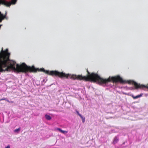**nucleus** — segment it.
Listing matches in <instances>:
<instances>
[{"mask_svg":"<svg viewBox=\"0 0 148 148\" xmlns=\"http://www.w3.org/2000/svg\"><path fill=\"white\" fill-rule=\"evenodd\" d=\"M7 49L3 50V48L0 52V72L9 71L11 70L16 71L17 73L27 72L35 73L37 72H41L52 76H58L61 78H64V73L56 71H46L44 68H35L33 65L28 66L24 63L21 64H16L15 67L16 62L10 61L9 59L10 53L8 52Z\"/></svg>","mask_w":148,"mask_h":148,"instance_id":"f257e3e1","label":"nucleus"},{"mask_svg":"<svg viewBox=\"0 0 148 148\" xmlns=\"http://www.w3.org/2000/svg\"><path fill=\"white\" fill-rule=\"evenodd\" d=\"M17 0H11V2H8L6 0H0V4H1L8 7H9L11 4H15Z\"/></svg>","mask_w":148,"mask_h":148,"instance_id":"f03ea898","label":"nucleus"},{"mask_svg":"<svg viewBox=\"0 0 148 148\" xmlns=\"http://www.w3.org/2000/svg\"><path fill=\"white\" fill-rule=\"evenodd\" d=\"M128 83L130 84H133L135 87L136 89L146 87H147V88H148V87H146L145 86L143 85H141L140 84H138L134 81H128Z\"/></svg>","mask_w":148,"mask_h":148,"instance_id":"7ed1b4c3","label":"nucleus"},{"mask_svg":"<svg viewBox=\"0 0 148 148\" xmlns=\"http://www.w3.org/2000/svg\"><path fill=\"white\" fill-rule=\"evenodd\" d=\"M142 95L143 94H141L139 95H137L135 96H134L133 95H132L131 96L133 99H135L141 97L142 96Z\"/></svg>","mask_w":148,"mask_h":148,"instance_id":"20e7f679","label":"nucleus"},{"mask_svg":"<svg viewBox=\"0 0 148 148\" xmlns=\"http://www.w3.org/2000/svg\"><path fill=\"white\" fill-rule=\"evenodd\" d=\"M119 141V138L117 136H115L114 139L113 141V143L114 144H115L116 143Z\"/></svg>","mask_w":148,"mask_h":148,"instance_id":"39448f33","label":"nucleus"},{"mask_svg":"<svg viewBox=\"0 0 148 148\" xmlns=\"http://www.w3.org/2000/svg\"><path fill=\"white\" fill-rule=\"evenodd\" d=\"M56 130H58L61 133H63V134H64L65 133H67L68 132L67 131L63 130H61V129H60L59 128H56Z\"/></svg>","mask_w":148,"mask_h":148,"instance_id":"423d86ee","label":"nucleus"},{"mask_svg":"<svg viewBox=\"0 0 148 148\" xmlns=\"http://www.w3.org/2000/svg\"><path fill=\"white\" fill-rule=\"evenodd\" d=\"M45 117L47 120H50L51 119V117L49 115L47 114H46L45 115Z\"/></svg>","mask_w":148,"mask_h":148,"instance_id":"0eeeda50","label":"nucleus"},{"mask_svg":"<svg viewBox=\"0 0 148 148\" xmlns=\"http://www.w3.org/2000/svg\"><path fill=\"white\" fill-rule=\"evenodd\" d=\"M79 116L82 119L83 123H84L85 121V117L83 116L81 114H79Z\"/></svg>","mask_w":148,"mask_h":148,"instance_id":"6e6552de","label":"nucleus"},{"mask_svg":"<svg viewBox=\"0 0 148 148\" xmlns=\"http://www.w3.org/2000/svg\"><path fill=\"white\" fill-rule=\"evenodd\" d=\"M20 130V127L18 129H15L14 130V132H18Z\"/></svg>","mask_w":148,"mask_h":148,"instance_id":"1a4fd4ad","label":"nucleus"},{"mask_svg":"<svg viewBox=\"0 0 148 148\" xmlns=\"http://www.w3.org/2000/svg\"><path fill=\"white\" fill-rule=\"evenodd\" d=\"M6 100V101L7 100L6 99V98H5L0 99V101H2V100Z\"/></svg>","mask_w":148,"mask_h":148,"instance_id":"9d476101","label":"nucleus"},{"mask_svg":"<svg viewBox=\"0 0 148 148\" xmlns=\"http://www.w3.org/2000/svg\"><path fill=\"white\" fill-rule=\"evenodd\" d=\"M6 101H8V102H9V103H13V101H10L8 100H6Z\"/></svg>","mask_w":148,"mask_h":148,"instance_id":"9b49d317","label":"nucleus"},{"mask_svg":"<svg viewBox=\"0 0 148 148\" xmlns=\"http://www.w3.org/2000/svg\"><path fill=\"white\" fill-rule=\"evenodd\" d=\"M5 148H10V146L9 145H8L7 147H5Z\"/></svg>","mask_w":148,"mask_h":148,"instance_id":"f8f14e48","label":"nucleus"},{"mask_svg":"<svg viewBox=\"0 0 148 148\" xmlns=\"http://www.w3.org/2000/svg\"><path fill=\"white\" fill-rule=\"evenodd\" d=\"M77 114H78L79 116V114H79V112L78 111H77Z\"/></svg>","mask_w":148,"mask_h":148,"instance_id":"ddd939ff","label":"nucleus"}]
</instances>
